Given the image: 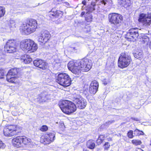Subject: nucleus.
Segmentation results:
<instances>
[{"mask_svg":"<svg viewBox=\"0 0 151 151\" xmlns=\"http://www.w3.org/2000/svg\"><path fill=\"white\" fill-rule=\"evenodd\" d=\"M136 151H144L143 150L140 148H137L136 150Z\"/></svg>","mask_w":151,"mask_h":151,"instance_id":"8fccbe9b","label":"nucleus"},{"mask_svg":"<svg viewBox=\"0 0 151 151\" xmlns=\"http://www.w3.org/2000/svg\"><path fill=\"white\" fill-rule=\"evenodd\" d=\"M95 145L94 142L92 140H89L87 142L86 146L87 147L91 149H93L95 147Z\"/></svg>","mask_w":151,"mask_h":151,"instance_id":"b1692460","label":"nucleus"},{"mask_svg":"<svg viewBox=\"0 0 151 151\" xmlns=\"http://www.w3.org/2000/svg\"><path fill=\"white\" fill-rule=\"evenodd\" d=\"M59 106L65 113L70 114L76 110V106L74 103L65 100L59 103Z\"/></svg>","mask_w":151,"mask_h":151,"instance_id":"f257e3e1","label":"nucleus"},{"mask_svg":"<svg viewBox=\"0 0 151 151\" xmlns=\"http://www.w3.org/2000/svg\"><path fill=\"white\" fill-rule=\"evenodd\" d=\"M48 99V95L47 94V93H41L36 99L39 103H40L45 102Z\"/></svg>","mask_w":151,"mask_h":151,"instance_id":"aec40b11","label":"nucleus"},{"mask_svg":"<svg viewBox=\"0 0 151 151\" xmlns=\"http://www.w3.org/2000/svg\"><path fill=\"white\" fill-rule=\"evenodd\" d=\"M37 26L36 21L34 19H31L27 23L23 24L20 29L22 30L26 34L28 35L35 32Z\"/></svg>","mask_w":151,"mask_h":151,"instance_id":"f03ea898","label":"nucleus"},{"mask_svg":"<svg viewBox=\"0 0 151 151\" xmlns=\"http://www.w3.org/2000/svg\"><path fill=\"white\" fill-rule=\"evenodd\" d=\"M109 82V81L108 79H104L103 81V84L106 85Z\"/></svg>","mask_w":151,"mask_h":151,"instance_id":"ea45409f","label":"nucleus"},{"mask_svg":"<svg viewBox=\"0 0 151 151\" xmlns=\"http://www.w3.org/2000/svg\"><path fill=\"white\" fill-rule=\"evenodd\" d=\"M19 68H14L10 69L8 72L6 76V80L9 82L11 83H15L17 81V77L15 76L18 74Z\"/></svg>","mask_w":151,"mask_h":151,"instance_id":"6e6552de","label":"nucleus"},{"mask_svg":"<svg viewBox=\"0 0 151 151\" xmlns=\"http://www.w3.org/2000/svg\"><path fill=\"white\" fill-rule=\"evenodd\" d=\"M139 131L140 130L137 129H135L134 131V135L137 136L139 134Z\"/></svg>","mask_w":151,"mask_h":151,"instance_id":"79ce46f5","label":"nucleus"},{"mask_svg":"<svg viewBox=\"0 0 151 151\" xmlns=\"http://www.w3.org/2000/svg\"><path fill=\"white\" fill-rule=\"evenodd\" d=\"M110 146V145L109 142H106L104 145V149L107 150L109 147Z\"/></svg>","mask_w":151,"mask_h":151,"instance_id":"58836bf2","label":"nucleus"},{"mask_svg":"<svg viewBox=\"0 0 151 151\" xmlns=\"http://www.w3.org/2000/svg\"><path fill=\"white\" fill-rule=\"evenodd\" d=\"M56 81L63 87H67L71 84V79L67 74L61 73L58 75Z\"/></svg>","mask_w":151,"mask_h":151,"instance_id":"39448f33","label":"nucleus"},{"mask_svg":"<svg viewBox=\"0 0 151 151\" xmlns=\"http://www.w3.org/2000/svg\"><path fill=\"white\" fill-rule=\"evenodd\" d=\"M76 65H78V66L83 71H88L91 68V64L89 63L88 60L86 59H83L80 61L76 62Z\"/></svg>","mask_w":151,"mask_h":151,"instance_id":"9d476101","label":"nucleus"},{"mask_svg":"<svg viewBox=\"0 0 151 151\" xmlns=\"http://www.w3.org/2000/svg\"><path fill=\"white\" fill-rule=\"evenodd\" d=\"M17 131V127L15 125H10L4 128L3 132L5 136L11 137L16 133Z\"/></svg>","mask_w":151,"mask_h":151,"instance_id":"4468645a","label":"nucleus"},{"mask_svg":"<svg viewBox=\"0 0 151 151\" xmlns=\"http://www.w3.org/2000/svg\"><path fill=\"white\" fill-rule=\"evenodd\" d=\"M41 35L39 37L38 42L40 44L43 45L47 42L50 37L49 32L45 30H43L41 32Z\"/></svg>","mask_w":151,"mask_h":151,"instance_id":"ddd939ff","label":"nucleus"},{"mask_svg":"<svg viewBox=\"0 0 151 151\" xmlns=\"http://www.w3.org/2000/svg\"><path fill=\"white\" fill-rule=\"evenodd\" d=\"M96 3L94 1H92L90 4H89L86 7L85 10L86 12H83L81 14V16L82 17L85 13L88 12H91L95 10Z\"/></svg>","mask_w":151,"mask_h":151,"instance_id":"a211bd4d","label":"nucleus"},{"mask_svg":"<svg viewBox=\"0 0 151 151\" xmlns=\"http://www.w3.org/2000/svg\"><path fill=\"white\" fill-rule=\"evenodd\" d=\"M138 21L141 22L145 26L148 27L151 25V13H148L147 14H140Z\"/></svg>","mask_w":151,"mask_h":151,"instance_id":"1a4fd4ad","label":"nucleus"},{"mask_svg":"<svg viewBox=\"0 0 151 151\" xmlns=\"http://www.w3.org/2000/svg\"><path fill=\"white\" fill-rule=\"evenodd\" d=\"M5 13V7L4 6H0V18L4 15Z\"/></svg>","mask_w":151,"mask_h":151,"instance_id":"7c9ffc66","label":"nucleus"},{"mask_svg":"<svg viewBox=\"0 0 151 151\" xmlns=\"http://www.w3.org/2000/svg\"><path fill=\"white\" fill-rule=\"evenodd\" d=\"M55 137V135L54 133H50L46 134L43 137H42L41 141L45 144H48L54 141Z\"/></svg>","mask_w":151,"mask_h":151,"instance_id":"dca6fc26","label":"nucleus"},{"mask_svg":"<svg viewBox=\"0 0 151 151\" xmlns=\"http://www.w3.org/2000/svg\"><path fill=\"white\" fill-rule=\"evenodd\" d=\"M118 3L125 8L130 6L131 4L130 0H118Z\"/></svg>","mask_w":151,"mask_h":151,"instance_id":"5701e85b","label":"nucleus"},{"mask_svg":"<svg viewBox=\"0 0 151 151\" xmlns=\"http://www.w3.org/2000/svg\"><path fill=\"white\" fill-rule=\"evenodd\" d=\"M4 55L3 53L1 50H0V59L4 58Z\"/></svg>","mask_w":151,"mask_h":151,"instance_id":"37998d69","label":"nucleus"},{"mask_svg":"<svg viewBox=\"0 0 151 151\" xmlns=\"http://www.w3.org/2000/svg\"><path fill=\"white\" fill-rule=\"evenodd\" d=\"M128 137L130 138H132L134 136L133 135V131L132 130H130L127 133Z\"/></svg>","mask_w":151,"mask_h":151,"instance_id":"c9c22d12","label":"nucleus"},{"mask_svg":"<svg viewBox=\"0 0 151 151\" xmlns=\"http://www.w3.org/2000/svg\"><path fill=\"white\" fill-rule=\"evenodd\" d=\"M21 61L25 64H28L32 61V58L28 55H24L22 56L21 58Z\"/></svg>","mask_w":151,"mask_h":151,"instance_id":"4be33fe9","label":"nucleus"},{"mask_svg":"<svg viewBox=\"0 0 151 151\" xmlns=\"http://www.w3.org/2000/svg\"><path fill=\"white\" fill-rule=\"evenodd\" d=\"M134 55L135 58L139 60L142 59L143 58L142 52L141 51L137 52L134 54Z\"/></svg>","mask_w":151,"mask_h":151,"instance_id":"a878e982","label":"nucleus"},{"mask_svg":"<svg viewBox=\"0 0 151 151\" xmlns=\"http://www.w3.org/2000/svg\"><path fill=\"white\" fill-rule=\"evenodd\" d=\"M131 119L132 120H134V121H139V120L137 118H134V117H131Z\"/></svg>","mask_w":151,"mask_h":151,"instance_id":"de8ad7c7","label":"nucleus"},{"mask_svg":"<svg viewBox=\"0 0 151 151\" xmlns=\"http://www.w3.org/2000/svg\"><path fill=\"white\" fill-rule=\"evenodd\" d=\"M111 0H100L99 4L104 6L109 5V4L111 3Z\"/></svg>","mask_w":151,"mask_h":151,"instance_id":"393cba45","label":"nucleus"},{"mask_svg":"<svg viewBox=\"0 0 151 151\" xmlns=\"http://www.w3.org/2000/svg\"><path fill=\"white\" fill-rule=\"evenodd\" d=\"M68 66L69 70L77 75H78L81 72V69L78 65H76V62L70 61L68 64Z\"/></svg>","mask_w":151,"mask_h":151,"instance_id":"2eb2a0df","label":"nucleus"},{"mask_svg":"<svg viewBox=\"0 0 151 151\" xmlns=\"http://www.w3.org/2000/svg\"><path fill=\"white\" fill-rule=\"evenodd\" d=\"M132 59L130 55L127 53H122L118 60L119 67L123 68L127 67L130 63Z\"/></svg>","mask_w":151,"mask_h":151,"instance_id":"20e7f679","label":"nucleus"},{"mask_svg":"<svg viewBox=\"0 0 151 151\" xmlns=\"http://www.w3.org/2000/svg\"><path fill=\"white\" fill-rule=\"evenodd\" d=\"M132 143L135 145H140L142 142L140 140H133L132 141Z\"/></svg>","mask_w":151,"mask_h":151,"instance_id":"f704fd0d","label":"nucleus"},{"mask_svg":"<svg viewBox=\"0 0 151 151\" xmlns=\"http://www.w3.org/2000/svg\"><path fill=\"white\" fill-rule=\"evenodd\" d=\"M139 133V135H143L144 134V132L142 131H140Z\"/></svg>","mask_w":151,"mask_h":151,"instance_id":"603ef678","label":"nucleus"},{"mask_svg":"<svg viewBox=\"0 0 151 151\" xmlns=\"http://www.w3.org/2000/svg\"><path fill=\"white\" fill-rule=\"evenodd\" d=\"M150 48L151 49V42L150 44Z\"/></svg>","mask_w":151,"mask_h":151,"instance_id":"864d4df0","label":"nucleus"},{"mask_svg":"<svg viewBox=\"0 0 151 151\" xmlns=\"http://www.w3.org/2000/svg\"><path fill=\"white\" fill-rule=\"evenodd\" d=\"M64 5L65 6H69V4L67 2H65L63 3Z\"/></svg>","mask_w":151,"mask_h":151,"instance_id":"09e8293b","label":"nucleus"},{"mask_svg":"<svg viewBox=\"0 0 151 151\" xmlns=\"http://www.w3.org/2000/svg\"><path fill=\"white\" fill-rule=\"evenodd\" d=\"M150 145L151 146V140L150 141Z\"/></svg>","mask_w":151,"mask_h":151,"instance_id":"5fc2aeb1","label":"nucleus"},{"mask_svg":"<svg viewBox=\"0 0 151 151\" xmlns=\"http://www.w3.org/2000/svg\"><path fill=\"white\" fill-rule=\"evenodd\" d=\"M99 137L100 139L101 140H102L103 141L104 140V136L103 135H100Z\"/></svg>","mask_w":151,"mask_h":151,"instance_id":"49530a36","label":"nucleus"},{"mask_svg":"<svg viewBox=\"0 0 151 151\" xmlns=\"http://www.w3.org/2000/svg\"><path fill=\"white\" fill-rule=\"evenodd\" d=\"M76 106L78 108L82 109L85 107L87 105V102L85 99L80 96H78L76 97L73 98Z\"/></svg>","mask_w":151,"mask_h":151,"instance_id":"f8f14e48","label":"nucleus"},{"mask_svg":"<svg viewBox=\"0 0 151 151\" xmlns=\"http://www.w3.org/2000/svg\"><path fill=\"white\" fill-rule=\"evenodd\" d=\"M15 26V21L13 20H10L4 26L3 28L6 32H9L11 31L12 28L14 27H16Z\"/></svg>","mask_w":151,"mask_h":151,"instance_id":"6ab92c4d","label":"nucleus"},{"mask_svg":"<svg viewBox=\"0 0 151 151\" xmlns=\"http://www.w3.org/2000/svg\"><path fill=\"white\" fill-rule=\"evenodd\" d=\"M55 17H61L63 14V12L59 10H55Z\"/></svg>","mask_w":151,"mask_h":151,"instance_id":"72a5a7b5","label":"nucleus"},{"mask_svg":"<svg viewBox=\"0 0 151 151\" xmlns=\"http://www.w3.org/2000/svg\"><path fill=\"white\" fill-rule=\"evenodd\" d=\"M22 140V137H17L12 139V144L14 146L17 147H21Z\"/></svg>","mask_w":151,"mask_h":151,"instance_id":"412c9836","label":"nucleus"},{"mask_svg":"<svg viewBox=\"0 0 151 151\" xmlns=\"http://www.w3.org/2000/svg\"><path fill=\"white\" fill-rule=\"evenodd\" d=\"M114 121H109L108 122H106V123L105 124V125L106 126H108L109 125V124H111L112 123L114 122Z\"/></svg>","mask_w":151,"mask_h":151,"instance_id":"a18cd8bd","label":"nucleus"},{"mask_svg":"<svg viewBox=\"0 0 151 151\" xmlns=\"http://www.w3.org/2000/svg\"><path fill=\"white\" fill-rule=\"evenodd\" d=\"M19 43L14 39H10L6 42L4 45L5 50L7 53H14L17 50V47Z\"/></svg>","mask_w":151,"mask_h":151,"instance_id":"423d86ee","label":"nucleus"},{"mask_svg":"<svg viewBox=\"0 0 151 151\" xmlns=\"http://www.w3.org/2000/svg\"><path fill=\"white\" fill-rule=\"evenodd\" d=\"M6 146L5 144L3 143L2 141L0 140V149L4 148Z\"/></svg>","mask_w":151,"mask_h":151,"instance_id":"a19ab883","label":"nucleus"},{"mask_svg":"<svg viewBox=\"0 0 151 151\" xmlns=\"http://www.w3.org/2000/svg\"><path fill=\"white\" fill-rule=\"evenodd\" d=\"M55 10L54 9H52L51 11L49 13V15L50 17H55Z\"/></svg>","mask_w":151,"mask_h":151,"instance_id":"473e14b6","label":"nucleus"},{"mask_svg":"<svg viewBox=\"0 0 151 151\" xmlns=\"http://www.w3.org/2000/svg\"><path fill=\"white\" fill-rule=\"evenodd\" d=\"M98 88H96L94 87L90 86L89 91L91 94H94L97 91Z\"/></svg>","mask_w":151,"mask_h":151,"instance_id":"c756f323","label":"nucleus"},{"mask_svg":"<svg viewBox=\"0 0 151 151\" xmlns=\"http://www.w3.org/2000/svg\"><path fill=\"white\" fill-rule=\"evenodd\" d=\"M120 37V34L116 32H114L111 35V37L114 39V41L119 39Z\"/></svg>","mask_w":151,"mask_h":151,"instance_id":"cd10ccee","label":"nucleus"},{"mask_svg":"<svg viewBox=\"0 0 151 151\" xmlns=\"http://www.w3.org/2000/svg\"><path fill=\"white\" fill-rule=\"evenodd\" d=\"M142 42L145 44L146 45H148L150 42V39L149 37L147 36H144L141 39Z\"/></svg>","mask_w":151,"mask_h":151,"instance_id":"bb28decb","label":"nucleus"},{"mask_svg":"<svg viewBox=\"0 0 151 151\" xmlns=\"http://www.w3.org/2000/svg\"><path fill=\"white\" fill-rule=\"evenodd\" d=\"M22 143H23L25 145H27L30 142L31 139H28L26 137H22Z\"/></svg>","mask_w":151,"mask_h":151,"instance_id":"c85d7f7f","label":"nucleus"},{"mask_svg":"<svg viewBox=\"0 0 151 151\" xmlns=\"http://www.w3.org/2000/svg\"><path fill=\"white\" fill-rule=\"evenodd\" d=\"M33 64L35 66L44 70L47 68V63L42 60L37 59L33 61Z\"/></svg>","mask_w":151,"mask_h":151,"instance_id":"f3484780","label":"nucleus"},{"mask_svg":"<svg viewBox=\"0 0 151 151\" xmlns=\"http://www.w3.org/2000/svg\"><path fill=\"white\" fill-rule=\"evenodd\" d=\"M90 86L98 89L99 87L98 83L96 80L93 81L91 82Z\"/></svg>","mask_w":151,"mask_h":151,"instance_id":"2f4dec72","label":"nucleus"},{"mask_svg":"<svg viewBox=\"0 0 151 151\" xmlns=\"http://www.w3.org/2000/svg\"><path fill=\"white\" fill-rule=\"evenodd\" d=\"M102 142L103 141L101 140L100 139L99 137L96 141L98 145L100 144L101 143H102Z\"/></svg>","mask_w":151,"mask_h":151,"instance_id":"c03bdc74","label":"nucleus"},{"mask_svg":"<svg viewBox=\"0 0 151 151\" xmlns=\"http://www.w3.org/2000/svg\"><path fill=\"white\" fill-rule=\"evenodd\" d=\"M137 28H132L130 29L127 33L126 38L128 41H134L139 36V31Z\"/></svg>","mask_w":151,"mask_h":151,"instance_id":"9b49d317","label":"nucleus"},{"mask_svg":"<svg viewBox=\"0 0 151 151\" xmlns=\"http://www.w3.org/2000/svg\"><path fill=\"white\" fill-rule=\"evenodd\" d=\"M4 70L2 69H0V79L4 78Z\"/></svg>","mask_w":151,"mask_h":151,"instance_id":"4c0bfd02","label":"nucleus"},{"mask_svg":"<svg viewBox=\"0 0 151 151\" xmlns=\"http://www.w3.org/2000/svg\"><path fill=\"white\" fill-rule=\"evenodd\" d=\"M82 3L84 5H85L86 4V1L85 0H84L82 1Z\"/></svg>","mask_w":151,"mask_h":151,"instance_id":"3c124183","label":"nucleus"},{"mask_svg":"<svg viewBox=\"0 0 151 151\" xmlns=\"http://www.w3.org/2000/svg\"><path fill=\"white\" fill-rule=\"evenodd\" d=\"M48 129L47 127L45 125H43L40 129V130L42 131H45Z\"/></svg>","mask_w":151,"mask_h":151,"instance_id":"e433bc0d","label":"nucleus"},{"mask_svg":"<svg viewBox=\"0 0 151 151\" xmlns=\"http://www.w3.org/2000/svg\"><path fill=\"white\" fill-rule=\"evenodd\" d=\"M109 20L110 23L114 25L116 28H117L121 25L123 20V17L120 14L112 13L109 14Z\"/></svg>","mask_w":151,"mask_h":151,"instance_id":"0eeeda50","label":"nucleus"},{"mask_svg":"<svg viewBox=\"0 0 151 151\" xmlns=\"http://www.w3.org/2000/svg\"><path fill=\"white\" fill-rule=\"evenodd\" d=\"M20 47L23 50L33 52L37 48L36 44L30 39H26L22 41L20 43Z\"/></svg>","mask_w":151,"mask_h":151,"instance_id":"7ed1b4c3","label":"nucleus"},{"mask_svg":"<svg viewBox=\"0 0 151 151\" xmlns=\"http://www.w3.org/2000/svg\"><path fill=\"white\" fill-rule=\"evenodd\" d=\"M73 48V49H75V47H72V48Z\"/></svg>","mask_w":151,"mask_h":151,"instance_id":"6e6d98bb","label":"nucleus"}]
</instances>
